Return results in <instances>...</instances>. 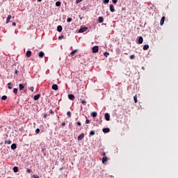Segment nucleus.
I'll use <instances>...</instances> for the list:
<instances>
[{"label":"nucleus","instance_id":"f257e3e1","mask_svg":"<svg viewBox=\"0 0 178 178\" xmlns=\"http://www.w3.org/2000/svg\"><path fill=\"white\" fill-rule=\"evenodd\" d=\"M92 52L93 54H97L98 53V51H99V47H98V46H95L92 47Z\"/></svg>","mask_w":178,"mask_h":178},{"label":"nucleus","instance_id":"f03ea898","mask_svg":"<svg viewBox=\"0 0 178 178\" xmlns=\"http://www.w3.org/2000/svg\"><path fill=\"white\" fill-rule=\"evenodd\" d=\"M104 118L107 122H109V120H111V115L108 113H106L104 114Z\"/></svg>","mask_w":178,"mask_h":178},{"label":"nucleus","instance_id":"7ed1b4c3","mask_svg":"<svg viewBox=\"0 0 178 178\" xmlns=\"http://www.w3.org/2000/svg\"><path fill=\"white\" fill-rule=\"evenodd\" d=\"M87 30H88V28H87L86 26L82 27L79 29V33H84V31H87Z\"/></svg>","mask_w":178,"mask_h":178},{"label":"nucleus","instance_id":"20e7f679","mask_svg":"<svg viewBox=\"0 0 178 178\" xmlns=\"http://www.w3.org/2000/svg\"><path fill=\"white\" fill-rule=\"evenodd\" d=\"M110 12H111L112 13L115 12V6H113V4L110 5Z\"/></svg>","mask_w":178,"mask_h":178},{"label":"nucleus","instance_id":"39448f33","mask_svg":"<svg viewBox=\"0 0 178 178\" xmlns=\"http://www.w3.org/2000/svg\"><path fill=\"white\" fill-rule=\"evenodd\" d=\"M38 56L39 58H44V56H45V54L44 53V51H40L38 53Z\"/></svg>","mask_w":178,"mask_h":178},{"label":"nucleus","instance_id":"423d86ee","mask_svg":"<svg viewBox=\"0 0 178 178\" xmlns=\"http://www.w3.org/2000/svg\"><path fill=\"white\" fill-rule=\"evenodd\" d=\"M84 138V134H81L78 136V141H81Z\"/></svg>","mask_w":178,"mask_h":178},{"label":"nucleus","instance_id":"0eeeda50","mask_svg":"<svg viewBox=\"0 0 178 178\" xmlns=\"http://www.w3.org/2000/svg\"><path fill=\"white\" fill-rule=\"evenodd\" d=\"M165 17H161V21H160V25L161 26H163V24L165 23Z\"/></svg>","mask_w":178,"mask_h":178},{"label":"nucleus","instance_id":"6e6552de","mask_svg":"<svg viewBox=\"0 0 178 178\" xmlns=\"http://www.w3.org/2000/svg\"><path fill=\"white\" fill-rule=\"evenodd\" d=\"M40 97H41V95L38 94V95H36L34 96L33 99H34L35 101H38V99H40Z\"/></svg>","mask_w":178,"mask_h":178},{"label":"nucleus","instance_id":"1a4fd4ad","mask_svg":"<svg viewBox=\"0 0 178 178\" xmlns=\"http://www.w3.org/2000/svg\"><path fill=\"white\" fill-rule=\"evenodd\" d=\"M68 98L69 99H70L71 101H74V96L72 94H69L68 95Z\"/></svg>","mask_w":178,"mask_h":178},{"label":"nucleus","instance_id":"9d476101","mask_svg":"<svg viewBox=\"0 0 178 178\" xmlns=\"http://www.w3.org/2000/svg\"><path fill=\"white\" fill-rule=\"evenodd\" d=\"M62 30H63V28L62 27V26L59 25L57 26V31H58V33L62 32Z\"/></svg>","mask_w":178,"mask_h":178},{"label":"nucleus","instance_id":"9b49d317","mask_svg":"<svg viewBox=\"0 0 178 178\" xmlns=\"http://www.w3.org/2000/svg\"><path fill=\"white\" fill-rule=\"evenodd\" d=\"M26 56L27 58H30V56H31V51H30V50L27 51L26 53Z\"/></svg>","mask_w":178,"mask_h":178},{"label":"nucleus","instance_id":"f8f14e48","mask_svg":"<svg viewBox=\"0 0 178 178\" xmlns=\"http://www.w3.org/2000/svg\"><path fill=\"white\" fill-rule=\"evenodd\" d=\"M52 90H55V91L58 90V85L53 84L51 86Z\"/></svg>","mask_w":178,"mask_h":178},{"label":"nucleus","instance_id":"ddd939ff","mask_svg":"<svg viewBox=\"0 0 178 178\" xmlns=\"http://www.w3.org/2000/svg\"><path fill=\"white\" fill-rule=\"evenodd\" d=\"M109 131H111V129L109 128L103 129V133H109Z\"/></svg>","mask_w":178,"mask_h":178},{"label":"nucleus","instance_id":"4468645a","mask_svg":"<svg viewBox=\"0 0 178 178\" xmlns=\"http://www.w3.org/2000/svg\"><path fill=\"white\" fill-rule=\"evenodd\" d=\"M98 22L99 23H104V17H99Z\"/></svg>","mask_w":178,"mask_h":178},{"label":"nucleus","instance_id":"2eb2a0df","mask_svg":"<svg viewBox=\"0 0 178 178\" xmlns=\"http://www.w3.org/2000/svg\"><path fill=\"white\" fill-rule=\"evenodd\" d=\"M19 90L22 91V90H24V85L19 83Z\"/></svg>","mask_w":178,"mask_h":178},{"label":"nucleus","instance_id":"dca6fc26","mask_svg":"<svg viewBox=\"0 0 178 178\" xmlns=\"http://www.w3.org/2000/svg\"><path fill=\"white\" fill-rule=\"evenodd\" d=\"M143 41H144V39L143 37L140 36L138 38V44H143Z\"/></svg>","mask_w":178,"mask_h":178},{"label":"nucleus","instance_id":"f3484780","mask_svg":"<svg viewBox=\"0 0 178 178\" xmlns=\"http://www.w3.org/2000/svg\"><path fill=\"white\" fill-rule=\"evenodd\" d=\"M17 148V146L16 145V143L11 145V149H16Z\"/></svg>","mask_w":178,"mask_h":178},{"label":"nucleus","instance_id":"a211bd4d","mask_svg":"<svg viewBox=\"0 0 178 178\" xmlns=\"http://www.w3.org/2000/svg\"><path fill=\"white\" fill-rule=\"evenodd\" d=\"M105 162H108V157L104 156L102 159V163H105Z\"/></svg>","mask_w":178,"mask_h":178},{"label":"nucleus","instance_id":"6ab92c4d","mask_svg":"<svg viewBox=\"0 0 178 178\" xmlns=\"http://www.w3.org/2000/svg\"><path fill=\"white\" fill-rule=\"evenodd\" d=\"M13 172H15V173H17V172H19V168L18 167L15 166L13 168Z\"/></svg>","mask_w":178,"mask_h":178},{"label":"nucleus","instance_id":"aec40b11","mask_svg":"<svg viewBox=\"0 0 178 178\" xmlns=\"http://www.w3.org/2000/svg\"><path fill=\"white\" fill-rule=\"evenodd\" d=\"M10 19H12V15H8L6 19V24L9 23V21L10 20Z\"/></svg>","mask_w":178,"mask_h":178},{"label":"nucleus","instance_id":"412c9836","mask_svg":"<svg viewBox=\"0 0 178 178\" xmlns=\"http://www.w3.org/2000/svg\"><path fill=\"white\" fill-rule=\"evenodd\" d=\"M149 48V46L148 44H145L143 47L144 51H147Z\"/></svg>","mask_w":178,"mask_h":178},{"label":"nucleus","instance_id":"4be33fe9","mask_svg":"<svg viewBox=\"0 0 178 178\" xmlns=\"http://www.w3.org/2000/svg\"><path fill=\"white\" fill-rule=\"evenodd\" d=\"M4 144L10 145V144H12V140H5Z\"/></svg>","mask_w":178,"mask_h":178},{"label":"nucleus","instance_id":"5701e85b","mask_svg":"<svg viewBox=\"0 0 178 178\" xmlns=\"http://www.w3.org/2000/svg\"><path fill=\"white\" fill-rule=\"evenodd\" d=\"M97 112H92L91 113V116H92V118H97Z\"/></svg>","mask_w":178,"mask_h":178},{"label":"nucleus","instance_id":"b1692460","mask_svg":"<svg viewBox=\"0 0 178 178\" xmlns=\"http://www.w3.org/2000/svg\"><path fill=\"white\" fill-rule=\"evenodd\" d=\"M77 51H78L77 49H75V50L72 51L70 53L71 56H73V55H74L77 52Z\"/></svg>","mask_w":178,"mask_h":178},{"label":"nucleus","instance_id":"393cba45","mask_svg":"<svg viewBox=\"0 0 178 178\" xmlns=\"http://www.w3.org/2000/svg\"><path fill=\"white\" fill-rule=\"evenodd\" d=\"M8 89H9V90H12V88H13V86H12V83H8Z\"/></svg>","mask_w":178,"mask_h":178},{"label":"nucleus","instance_id":"a878e982","mask_svg":"<svg viewBox=\"0 0 178 178\" xmlns=\"http://www.w3.org/2000/svg\"><path fill=\"white\" fill-rule=\"evenodd\" d=\"M67 118H72V113L70 111L67 112Z\"/></svg>","mask_w":178,"mask_h":178},{"label":"nucleus","instance_id":"bb28decb","mask_svg":"<svg viewBox=\"0 0 178 178\" xmlns=\"http://www.w3.org/2000/svg\"><path fill=\"white\" fill-rule=\"evenodd\" d=\"M134 101L135 102V104H137L138 101H137V95H136L134 97Z\"/></svg>","mask_w":178,"mask_h":178},{"label":"nucleus","instance_id":"cd10ccee","mask_svg":"<svg viewBox=\"0 0 178 178\" xmlns=\"http://www.w3.org/2000/svg\"><path fill=\"white\" fill-rule=\"evenodd\" d=\"M17 91H18L17 88H15L13 89V92L15 95H17Z\"/></svg>","mask_w":178,"mask_h":178},{"label":"nucleus","instance_id":"c85d7f7f","mask_svg":"<svg viewBox=\"0 0 178 178\" xmlns=\"http://www.w3.org/2000/svg\"><path fill=\"white\" fill-rule=\"evenodd\" d=\"M95 131H90V136H95Z\"/></svg>","mask_w":178,"mask_h":178},{"label":"nucleus","instance_id":"c756f323","mask_svg":"<svg viewBox=\"0 0 178 178\" xmlns=\"http://www.w3.org/2000/svg\"><path fill=\"white\" fill-rule=\"evenodd\" d=\"M73 19L72 17L67 18V23H70V22H72Z\"/></svg>","mask_w":178,"mask_h":178},{"label":"nucleus","instance_id":"7c9ffc66","mask_svg":"<svg viewBox=\"0 0 178 178\" xmlns=\"http://www.w3.org/2000/svg\"><path fill=\"white\" fill-rule=\"evenodd\" d=\"M8 97L6 95H3L1 97V99H3V101H5L6 99H7Z\"/></svg>","mask_w":178,"mask_h":178},{"label":"nucleus","instance_id":"2f4dec72","mask_svg":"<svg viewBox=\"0 0 178 178\" xmlns=\"http://www.w3.org/2000/svg\"><path fill=\"white\" fill-rule=\"evenodd\" d=\"M60 5H61L60 1H56V6H60Z\"/></svg>","mask_w":178,"mask_h":178},{"label":"nucleus","instance_id":"473e14b6","mask_svg":"<svg viewBox=\"0 0 178 178\" xmlns=\"http://www.w3.org/2000/svg\"><path fill=\"white\" fill-rule=\"evenodd\" d=\"M104 56H106V58H108V56H109V53L106 51L104 53Z\"/></svg>","mask_w":178,"mask_h":178},{"label":"nucleus","instance_id":"72a5a7b5","mask_svg":"<svg viewBox=\"0 0 178 178\" xmlns=\"http://www.w3.org/2000/svg\"><path fill=\"white\" fill-rule=\"evenodd\" d=\"M103 3H109V0H103Z\"/></svg>","mask_w":178,"mask_h":178},{"label":"nucleus","instance_id":"f704fd0d","mask_svg":"<svg viewBox=\"0 0 178 178\" xmlns=\"http://www.w3.org/2000/svg\"><path fill=\"white\" fill-rule=\"evenodd\" d=\"M129 58H130V59L133 60V59H134V58H136V56H134V55H131V56H129Z\"/></svg>","mask_w":178,"mask_h":178},{"label":"nucleus","instance_id":"c9c22d12","mask_svg":"<svg viewBox=\"0 0 178 178\" xmlns=\"http://www.w3.org/2000/svg\"><path fill=\"white\" fill-rule=\"evenodd\" d=\"M81 104H82L83 105H86V104H87V102H86V100H82V101H81Z\"/></svg>","mask_w":178,"mask_h":178},{"label":"nucleus","instance_id":"e433bc0d","mask_svg":"<svg viewBox=\"0 0 178 178\" xmlns=\"http://www.w3.org/2000/svg\"><path fill=\"white\" fill-rule=\"evenodd\" d=\"M35 134H40V129H36Z\"/></svg>","mask_w":178,"mask_h":178},{"label":"nucleus","instance_id":"4c0bfd02","mask_svg":"<svg viewBox=\"0 0 178 178\" xmlns=\"http://www.w3.org/2000/svg\"><path fill=\"white\" fill-rule=\"evenodd\" d=\"M82 1L83 0H76V3L77 5L78 3H80V2H82Z\"/></svg>","mask_w":178,"mask_h":178},{"label":"nucleus","instance_id":"58836bf2","mask_svg":"<svg viewBox=\"0 0 178 178\" xmlns=\"http://www.w3.org/2000/svg\"><path fill=\"white\" fill-rule=\"evenodd\" d=\"M26 172L27 173H31V170L29 168H27Z\"/></svg>","mask_w":178,"mask_h":178},{"label":"nucleus","instance_id":"ea45409f","mask_svg":"<svg viewBox=\"0 0 178 178\" xmlns=\"http://www.w3.org/2000/svg\"><path fill=\"white\" fill-rule=\"evenodd\" d=\"M86 124H90V120H86Z\"/></svg>","mask_w":178,"mask_h":178},{"label":"nucleus","instance_id":"a19ab883","mask_svg":"<svg viewBox=\"0 0 178 178\" xmlns=\"http://www.w3.org/2000/svg\"><path fill=\"white\" fill-rule=\"evenodd\" d=\"M113 3H118V0H112Z\"/></svg>","mask_w":178,"mask_h":178},{"label":"nucleus","instance_id":"79ce46f5","mask_svg":"<svg viewBox=\"0 0 178 178\" xmlns=\"http://www.w3.org/2000/svg\"><path fill=\"white\" fill-rule=\"evenodd\" d=\"M30 90H31V91H32V92H33L34 91V87H33V86L31 87V88H30Z\"/></svg>","mask_w":178,"mask_h":178},{"label":"nucleus","instance_id":"37998d69","mask_svg":"<svg viewBox=\"0 0 178 178\" xmlns=\"http://www.w3.org/2000/svg\"><path fill=\"white\" fill-rule=\"evenodd\" d=\"M50 113H51V115H54L55 114V113L52 110H50Z\"/></svg>","mask_w":178,"mask_h":178},{"label":"nucleus","instance_id":"c03bdc74","mask_svg":"<svg viewBox=\"0 0 178 178\" xmlns=\"http://www.w3.org/2000/svg\"><path fill=\"white\" fill-rule=\"evenodd\" d=\"M76 124H77L78 126H81V122H76Z\"/></svg>","mask_w":178,"mask_h":178},{"label":"nucleus","instance_id":"a18cd8bd","mask_svg":"<svg viewBox=\"0 0 178 178\" xmlns=\"http://www.w3.org/2000/svg\"><path fill=\"white\" fill-rule=\"evenodd\" d=\"M62 38H63V35H61V36L58 37V40H62Z\"/></svg>","mask_w":178,"mask_h":178},{"label":"nucleus","instance_id":"49530a36","mask_svg":"<svg viewBox=\"0 0 178 178\" xmlns=\"http://www.w3.org/2000/svg\"><path fill=\"white\" fill-rule=\"evenodd\" d=\"M102 156H103L104 157H105V156H106V153L103 152V153H102Z\"/></svg>","mask_w":178,"mask_h":178},{"label":"nucleus","instance_id":"de8ad7c7","mask_svg":"<svg viewBox=\"0 0 178 178\" xmlns=\"http://www.w3.org/2000/svg\"><path fill=\"white\" fill-rule=\"evenodd\" d=\"M12 26L15 27L16 26V22H13Z\"/></svg>","mask_w":178,"mask_h":178},{"label":"nucleus","instance_id":"09e8293b","mask_svg":"<svg viewBox=\"0 0 178 178\" xmlns=\"http://www.w3.org/2000/svg\"><path fill=\"white\" fill-rule=\"evenodd\" d=\"M47 113H45V114L44 115V119H47Z\"/></svg>","mask_w":178,"mask_h":178},{"label":"nucleus","instance_id":"8fccbe9b","mask_svg":"<svg viewBox=\"0 0 178 178\" xmlns=\"http://www.w3.org/2000/svg\"><path fill=\"white\" fill-rule=\"evenodd\" d=\"M15 74L17 75V73H19V71L18 70H15Z\"/></svg>","mask_w":178,"mask_h":178},{"label":"nucleus","instance_id":"3c124183","mask_svg":"<svg viewBox=\"0 0 178 178\" xmlns=\"http://www.w3.org/2000/svg\"><path fill=\"white\" fill-rule=\"evenodd\" d=\"M62 126H66V123L65 122H63L62 123Z\"/></svg>","mask_w":178,"mask_h":178},{"label":"nucleus","instance_id":"603ef678","mask_svg":"<svg viewBox=\"0 0 178 178\" xmlns=\"http://www.w3.org/2000/svg\"><path fill=\"white\" fill-rule=\"evenodd\" d=\"M38 2H42V0H38Z\"/></svg>","mask_w":178,"mask_h":178}]
</instances>
